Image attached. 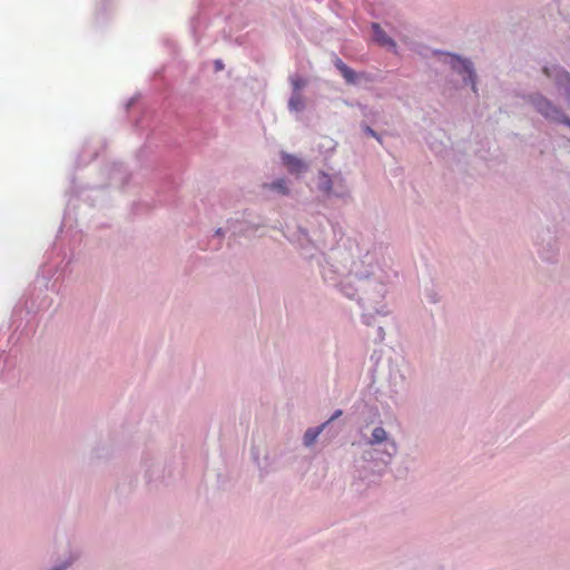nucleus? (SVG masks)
<instances>
[{"instance_id":"obj_2","label":"nucleus","mask_w":570,"mask_h":570,"mask_svg":"<svg viewBox=\"0 0 570 570\" xmlns=\"http://www.w3.org/2000/svg\"><path fill=\"white\" fill-rule=\"evenodd\" d=\"M450 63H451L452 68L454 70H456L459 73L466 75L468 79L472 82L473 90H475L474 72H473L471 63L466 60H462L454 56L450 57Z\"/></svg>"},{"instance_id":"obj_3","label":"nucleus","mask_w":570,"mask_h":570,"mask_svg":"<svg viewBox=\"0 0 570 570\" xmlns=\"http://www.w3.org/2000/svg\"><path fill=\"white\" fill-rule=\"evenodd\" d=\"M282 159L291 173L298 174L305 168L304 163L293 155L284 154Z\"/></svg>"},{"instance_id":"obj_15","label":"nucleus","mask_w":570,"mask_h":570,"mask_svg":"<svg viewBox=\"0 0 570 570\" xmlns=\"http://www.w3.org/2000/svg\"><path fill=\"white\" fill-rule=\"evenodd\" d=\"M543 71H544V73H546L548 77H552V73H551V71H550V69H549V68H547V67H546V68L543 69Z\"/></svg>"},{"instance_id":"obj_1","label":"nucleus","mask_w":570,"mask_h":570,"mask_svg":"<svg viewBox=\"0 0 570 570\" xmlns=\"http://www.w3.org/2000/svg\"><path fill=\"white\" fill-rule=\"evenodd\" d=\"M533 105L537 110L542 114L546 118L552 119L558 122L566 124L570 127V119L567 118L563 112L553 106L548 99L544 97H537L533 99Z\"/></svg>"},{"instance_id":"obj_12","label":"nucleus","mask_w":570,"mask_h":570,"mask_svg":"<svg viewBox=\"0 0 570 570\" xmlns=\"http://www.w3.org/2000/svg\"><path fill=\"white\" fill-rule=\"evenodd\" d=\"M364 131H365L367 135H370V136L374 137L375 139H377V140L381 142V137H380V136L377 135V132H376L375 130H373L371 127L365 126Z\"/></svg>"},{"instance_id":"obj_14","label":"nucleus","mask_w":570,"mask_h":570,"mask_svg":"<svg viewBox=\"0 0 570 570\" xmlns=\"http://www.w3.org/2000/svg\"><path fill=\"white\" fill-rule=\"evenodd\" d=\"M215 67H216V70H222L224 66H223L220 60H216L215 61Z\"/></svg>"},{"instance_id":"obj_5","label":"nucleus","mask_w":570,"mask_h":570,"mask_svg":"<svg viewBox=\"0 0 570 570\" xmlns=\"http://www.w3.org/2000/svg\"><path fill=\"white\" fill-rule=\"evenodd\" d=\"M374 32V39L382 46H394V42L391 38L386 36L384 30L377 23H373L372 26Z\"/></svg>"},{"instance_id":"obj_10","label":"nucleus","mask_w":570,"mask_h":570,"mask_svg":"<svg viewBox=\"0 0 570 570\" xmlns=\"http://www.w3.org/2000/svg\"><path fill=\"white\" fill-rule=\"evenodd\" d=\"M291 83L294 89V92H298L302 88L305 87L306 81L303 78L295 76L291 79Z\"/></svg>"},{"instance_id":"obj_7","label":"nucleus","mask_w":570,"mask_h":570,"mask_svg":"<svg viewBox=\"0 0 570 570\" xmlns=\"http://www.w3.org/2000/svg\"><path fill=\"white\" fill-rule=\"evenodd\" d=\"M325 424H323L322 426L317 428V429H308L306 432H305V435H304V443L305 445H312L315 440L317 439V436L320 435L322 429L324 428Z\"/></svg>"},{"instance_id":"obj_6","label":"nucleus","mask_w":570,"mask_h":570,"mask_svg":"<svg viewBox=\"0 0 570 570\" xmlns=\"http://www.w3.org/2000/svg\"><path fill=\"white\" fill-rule=\"evenodd\" d=\"M288 108L293 111H299L304 108V98L299 92H294L288 101Z\"/></svg>"},{"instance_id":"obj_8","label":"nucleus","mask_w":570,"mask_h":570,"mask_svg":"<svg viewBox=\"0 0 570 570\" xmlns=\"http://www.w3.org/2000/svg\"><path fill=\"white\" fill-rule=\"evenodd\" d=\"M386 440V432L383 428H375L372 432L370 444H377Z\"/></svg>"},{"instance_id":"obj_9","label":"nucleus","mask_w":570,"mask_h":570,"mask_svg":"<svg viewBox=\"0 0 570 570\" xmlns=\"http://www.w3.org/2000/svg\"><path fill=\"white\" fill-rule=\"evenodd\" d=\"M271 189L278 190L283 195H287L289 193L285 179H278L268 185Z\"/></svg>"},{"instance_id":"obj_4","label":"nucleus","mask_w":570,"mask_h":570,"mask_svg":"<svg viewBox=\"0 0 570 570\" xmlns=\"http://www.w3.org/2000/svg\"><path fill=\"white\" fill-rule=\"evenodd\" d=\"M334 65L348 83H354L356 81L357 76L354 70L345 65L340 58L335 60Z\"/></svg>"},{"instance_id":"obj_11","label":"nucleus","mask_w":570,"mask_h":570,"mask_svg":"<svg viewBox=\"0 0 570 570\" xmlns=\"http://www.w3.org/2000/svg\"><path fill=\"white\" fill-rule=\"evenodd\" d=\"M321 179H322V181L320 183V188L323 191L328 193L332 189V183H331L330 177L326 174L322 173Z\"/></svg>"},{"instance_id":"obj_13","label":"nucleus","mask_w":570,"mask_h":570,"mask_svg":"<svg viewBox=\"0 0 570 570\" xmlns=\"http://www.w3.org/2000/svg\"><path fill=\"white\" fill-rule=\"evenodd\" d=\"M340 415H342V411L341 410L335 411V413L331 416V419L325 424L337 419Z\"/></svg>"}]
</instances>
